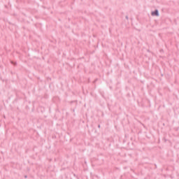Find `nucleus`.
Segmentation results:
<instances>
[{"mask_svg": "<svg viewBox=\"0 0 179 179\" xmlns=\"http://www.w3.org/2000/svg\"><path fill=\"white\" fill-rule=\"evenodd\" d=\"M97 82V79H95L94 81H93V83H96Z\"/></svg>", "mask_w": 179, "mask_h": 179, "instance_id": "7ed1b4c3", "label": "nucleus"}, {"mask_svg": "<svg viewBox=\"0 0 179 179\" xmlns=\"http://www.w3.org/2000/svg\"><path fill=\"white\" fill-rule=\"evenodd\" d=\"M24 177V178H27V175H25Z\"/></svg>", "mask_w": 179, "mask_h": 179, "instance_id": "39448f33", "label": "nucleus"}, {"mask_svg": "<svg viewBox=\"0 0 179 179\" xmlns=\"http://www.w3.org/2000/svg\"><path fill=\"white\" fill-rule=\"evenodd\" d=\"M151 15L152 16H157V17L160 16V13H159V10L157 9H155L154 11H152Z\"/></svg>", "mask_w": 179, "mask_h": 179, "instance_id": "f257e3e1", "label": "nucleus"}, {"mask_svg": "<svg viewBox=\"0 0 179 179\" xmlns=\"http://www.w3.org/2000/svg\"><path fill=\"white\" fill-rule=\"evenodd\" d=\"M78 101H71L70 103H77Z\"/></svg>", "mask_w": 179, "mask_h": 179, "instance_id": "f03ea898", "label": "nucleus"}, {"mask_svg": "<svg viewBox=\"0 0 179 179\" xmlns=\"http://www.w3.org/2000/svg\"><path fill=\"white\" fill-rule=\"evenodd\" d=\"M98 128H101V125L100 124L98 125Z\"/></svg>", "mask_w": 179, "mask_h": 179, "instance_id": "423d86ee", "label": "nucleus"}, {"mask_svg": "<svg viewBox=\"0 0 179 179\" xmlns=\"http://www.w3.org/2000/svg\"><path fill=\"white\" fill-rule=\"evenodd\" d=\"M125 19H127V20H129L128 15H126V16H125Z\"/></svg>", "mask_w": 179, "mask_h": 179, "instance_id": "20e7f679", "label": "nucleus"}]
</instances>
